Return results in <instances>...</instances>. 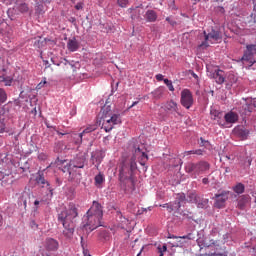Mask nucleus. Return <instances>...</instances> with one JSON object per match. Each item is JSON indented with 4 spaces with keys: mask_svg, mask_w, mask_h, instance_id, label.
<instances>
[{
    "mask_svg": "<svg viewBox=\"0 0 256 256\" xmlns=\"http://www.w3.org/2000/svg\"><path fill=\"white\" fill-rule=\"evenodd\" d=\"M79 216L77 206L70 203L67 209L58 213V223L64 228L62 234L65 239H71L75 235V219Z\"/></svg>",
    "mask_w": 256,
    "mask_h": 256,
    "instance_id": "obj_1",
    "label": "nucleus"
},
{
    "mask_svg": "<svg viewBox=\"0 0 256 256\" xmlns=\"http://www.w3.org/2000/svg\"><path fill=\"white\" fill-rule=\"evenodd\" d=\"M140 155V165H144L149 161V156L145 152H141V148L137 147L135 150V155L131 158L125 159L119 170V177L121 180L132 179L133 172L137 171V156Z\"/></svg>",
    "mask_w": 256,
    "mask_h": 256,
    "instance_id": "obj_2",
    "label": "nucleus"
},
{
    "mask_svg": "<svg viewBox=\"0 0 256 256\" xmlns=\"http://www.w3.org/2000/svg\"><path fill=\"white\" fill-rule=\"evenodd\" d=\"M102 129L109 133V131H113V127L115 125H121V115L113 113L111 110V106L105 105L102 109Z\"/></svg>",
    "mask_w": 256,
    "mask_h": 256,
    "instance_id": "obj_3",
    "label": "nucleus"
},
{
    "mask_svg": "<svg viewBox=\"0 0 256 256\" xmlns=\"http://www.w3.org/2000/svg\"><path fill=\"white\" fill-rule=\"evenodd\" d=\"M223 36L219 32V30L211 29L204 30L202 34L199 35V45L198 49H207L211 47V45H215V43H221Z\"/></svg>",
    "mask_w": 256,
    "mask_h": 256,
    "instance_id": "obj_4",
    "label": "nucleus"
},
{
    "mask_svg": "<svg viewBox=\"0 0 256 256\" xmlns=\"http://www.w3.org/2000/svg\"><path fill=\"white\" fill-rule=\"evenodd\" d=\"M85 161H87L85 154H78L70 162H68L67 160H64V161L58 160L57 165H63L62 166L63 173H69V175H71V169L72 168L83 169V167H85Z\"/></svg>",
    "mask_w": 256,
    "mask_h": 256,
    "instance_id": "obj_5",
    "label": "nucleus"
},
{
    "mask_svg": "<svg viewBox=\"0 0 256 256\" xmlns=\"http://www.w3.org/2000/svg\"><path fill=\"white\" fill-rule=\"evenodd\" d=\"M211 165L207 161H199L197 163H190L186 166L187 173H194V175H203L209 171Z\"/></svg>",
    "mask_w": 256,
    "mask_h": 256,
    "instance_id": "obj_6",
    "label": "nucleus"
},
{
    "mask_svg": "<svg viewBox=\"0 0 256 256\" xmlns=\"http://www.w3.org/2000/svg\"><path fill=\"white\" fill-rule=\"evenodd\" d=\"M101 219L103 218H100L99 216H93L92 214H87L84 228L90 232L95 231L97 227H101Z\"/></svg>",
    "mask_w": 256,
    "mask_h": 256,
    "instance_id": "obj_7",
    "label": "nucleus"
},
{
    "mask_svg": "<svg viewBox=\"0 0 256 256\" xmlns=\"http://www.w3.org/2000/svg\"><path fill=\"white\" fill-rule=\"evenodd\" d=\"M255 54H256V44H250L246 46L244 55L241 58V61H247L251 65H255Z\"/></svg>",
    "mask_w": 256,
    "mask_h": 256,
    "instance_id": "obj_8",
    "label": "nucleus"
},
{
    "mask_svg": "<svg viewBox=\"0 0 256 256\" xmlns=\"http://www.w3.org/2000/svg\"><path fill=\"white\" fill-rule=\"evenodd\" d=\"M180 103L185 109L193 107V93H191V90L184 89L181 91Z\"/></svg>",
    "mask_w": 256,
    "mask_h": 256,
    "instance_id": "obj_9",
    "label": "nucleus"
},
{
    "mask_svg": "<svg viewBox=\"0 0 256 256\" xmlns=\"http://www.w3.org/2000/svg\"><path fill=\"white\" fill-rule=\"evenodd\" d=\"M51 63H53V65H57L58 67L62 66V71L63 73H69V71H73V73H75V71H77V66H75V64H73V62H69V60L64 59L63 61H61L60 63H58L55 60V57H51L50 59Z\"/></svg>",
    "mask_w": 256,
    "mask_h": 256,
    "instance_id": "obj_10",
    "label": "nucleus"
},
{
    "mask_svg": "<svg viewBox=\"0 0 256 256\" xmlns=\"http://www.w3.org/2000/svg\"><path fill=\"white\" fill-rule=\"evenodd\" d=\"M227 199H229V191H221L220 193L215 194V207H217V209H223Z\"/></svg>",
    "mask_w": 256,
    "mask_h": 256,
    "instance_id": "obj_11",
    "label": "nucleus"
},
{
    "mask_svg": "<svg viewBox=\"0 0 256 256\" xmlns=\"http://www.w3.org/2000/svg\"><path fill=\"white\" fill-rule=\"evenodd\" d=\"M87 215H93L103 219V206L99 202L94 201L90 209L87 211Z\"/></svg>",
    "mask_w": 256,
    "mask_h": 256,
    "instance_id": "obj_12",
    "label": "nucleus"
},
{
    "mask_svg": "<svg viewBox=\"0 0 256 256\" xmlns=\"http://www.w3.org/2000/svg\"><path fill=\"white\" fill-rule=\"evenodd\" d=\"M233 135L241 139V141H245L249 137V129L245 128V126H236L233 129Z\"/></svg>",
    "mask_w": 256,
    "mask_h": 256,
    "instance_id": "obj_13",
    "label": "nucleus"
},
{
    "mask_svg": "<svg viewBox=\"0 0 256 256\" xmlns=\"http://www.w3.org/2000/svg\"><path fill=\"white\" fill-rule=\"evenodd\" d=\"M44 247L46 251L55 252L59 249V241L55 238H46L44 241Z\"/></svg>",
    "mask_w": 256,
    "mask_h": 256,
    "instance_id": "obj_14",
    "label": "nucleus"
},
{
    "mask_svg": "<svg viewBox=\"0 0 256 256\" xmlns=\"http://www.w3.org/2000/svg\"><path fill=\"white\" fill-rule=\"evenodd\" d=\"M91 161L92 165H95V167L98 169L99 165H101V162L103 161V154L99 151H95L91 155Z\"/></svg>",
    "mask_w": 256,
    "mask_h": 256,
    "instance_id": "obj_15",
    "label": "nucleus"
},
{
    "mask_svg": "<svg viewBox=\"0 0 256 256\" xmlns=\"http://www.w3.org/2000/svg\"><path fill=\"white\" fill-rule=\"evenodd\" d=\"M224 119L226 123H237V121H239V114H237V112L230 111L224 115Z\"/></svg>",
    "mask_w": 256,
    "mask_h": 256,
    "instance_id": "obj_16",
    "label": "nucleus"
},
{
    "mask_svg": "<svg viewBox=\"0 0 256 256\" xmlns=\"http://www.w3.org/2000/svg\"><path fill=\"white\" fill-rule=\"evenodd\" d=\"M213 77L218 85H223V83H225V72H223V70H215Z\"/></svg>",
    "mask_w": 256,
    "mask_h": 256,
    "instance_id": "obj_17",
    "label": "nucleus"
},
{
    "mask_svg": "<svg viewBox=\"0 0 256 256\" xmlns=\"http://www.w3.org/2000/svg\"><path fill=\"white\" fill-rule=\"evenodd\" d=\"M182 203H187V196H185V193H178L176 195L175 208L181 209Z\"/></svg>",
    "mask_w": 256,
    "mask_h": 256,
    "instance_id": "obj_18",
    "label": "nucleus"
},
{
    "mask_svg": "<svg viewBox=\"0 0 256 256\" xmlns=\"http://www.w3.org/2000/svg\"><path fill=\"white\" fill-rule=\"evenodd\" d=\"M144 17L148 23H155V21H157V12L154 10H148L146 11Z\"/></svg>",
    "mask_w": 256,
    "mask_h": 256,
    "instance_id": "obj_19",
    "label": "nucleus"
},
{
    "mask_svg": "<svg viewBox=\"0 0 256 256\" xmlns=\"http://www.w3.org/2000/svg\"><path fill=\"white\" fill-rule=\"evenodd\" d=\"M67 49L70 50L72 53H75V51L79 49V42H77V39H69L67 43Z\"/></svg>",
    "mask_w": 256,
    "mask_h": 256,
    "instance_id": "obj_20",
    "label": "nucleus"
},
{
    "mask_svg": "<svg viewBox=\"0 0 256 256\" xmlns=\"http://www.w3.org/2000/svg\"><path fill=\"white\" fill-rule=\"evenodd\" d=\"M165 108L167 109V111H170V113H179V107L173 100L168 101L165 105Z\"/></svg>",
    "mask_w": 256,
    "mask_h": 256,
    "instance_id": "obj_21",
    "label": "nucleus"
},
{
    "mask_svg": "<svg viewBox=\"0 0 256 256\" xmlns=\"http://www.w3.org/2000/svg\"><path fill=\"white\" fill-rule=\"evenodd\" d=\"M37 185H40L41 187H49V182L45 180V176L43 175V172L38 173V177L36 178Z\"/></svg>",
    "mask_w": 256,
    "mask_h": 256,
    "instance_id": "obj_22",
    "label": "nucleus"
},
{
    "mask_svg": "<svg viewBox=\"0 0 256 256\" xmlns=\"http://www.w3.org/2000/svg\"><path fill=\"white\" fill-rule=\"evenodd\" d=\"M197 192H188L186 203H197Z\"/></svg>",
    "mask_w": 256,
    "mask_h": 256,
    "instance_id": "obj_23",
    "label": "nucleus"
},
{
    "mask_svg": "<svg viewBox=\"0 0 256 256\" xmlns=\"http://www.w3.org/2000/svg\"><path fill=\"white\" fill-rule=\"evenodd\" d=\"M205 153V150L203 149H196V150H189L184 152V156L188 157V155H203Z\"/></svg>",
    "mask_w": 256,
    "mask_h": 256,
    "instance_id": "obj_24",
    "label": "nucleus"
},
{
    "mask_svg": "<svg viewBox=\"0 0 256 256\" xmlns=\"http://www.w3.org/2000/svg\"><path fill=\"white\" fill-rule=\"evenodd\" d=\"M94 181L96 187H101V185H103V182L105 181V176H103L102 173H99L98 175L95 176Z\"/></svg>",
    "mask_w": 256,
    "mask_h": 256,
    "instance_id": "obj_25",
    "label": "nucleus"
},
{
    "mask_svg": "<svg viewBox=\"0 0 256 256\" xmlns=\"http://www.w3.org/2000/svg\"><path fill=\"white\" fill-rule=\"evenodd\" d=\"M249 202V198L242 196L239 200H238V209H245V206L247 205V203Z\"/></svg>",
    "mask_w": 256,
    "mask_h": 256,
    "instance_id": "obj_26",
    "label": "nucleus"
},
{
    "mask_svg": "<svg viewBox=\"0 0 256 256\" xmlns=\"http://www.w3.org/2000/svg\"><path fill=\"white\" fill-rule=\"evenodd\" d=\"M255 108H256V106H255V103H253V102H251L249 104H245L243 106V109H244L246 114L247 113H253V111H255Z\"/></svg>",
    "mask_w": 256,
    "mask_h": 256,
    "instance_id": "obj_27",
    "label": "nucleus"
},
{
    "mask_svg": "<svg viewBox=\"0 0 256 256\" xmlns=\"http://www.w3.org/2000/svg\"><path fill=\"white\" fill-rule=\"evenodd\" d=\"M233 191L234 193L241 195V193H245V185L238 183L236 186H234Z\"/></svg>",
    "mask_w": 256,
    "mask_h": 256,
    "instance_id": "obj_28",
    "label": "nucleus"
},
{
    "mask_svg": "<svg viewBox=\"0 0 256 256\" xmlns=\"http://www.w3.org/2000/svg\"><path fill=\"white\" fill-rule=\"evenodd\" d=\"M70 137H71V139H74V140H75V143H83V137H84V135H83L82 132L79 133V134L73 133V134L70 135Z\"/></svg>",
    "mask_w": 256,
    "mask_h": 256,
    "instance_id": "obj_29",
    "label": "nucleus"
},
{
    "mask_svg": "<svg viewBox=\"0 0 256 256\" xmlns=\"http://www.w3.org/2000/svg\"><path fill=\"white\" fill-rule=\"evenodd\" d=\"M163 93H165V88L159 87L153 92V95L156 99H160L163 96Z\"/></svg>",
    "mask_w": 256,
    "mask_h": 256,
    "instance_id": "obj_30",
    "label": "nucleus"
},
{
    "mask_svg": "<svg viewBox=\"0 0 256 256\" xmlns=\"http://www.w3.org/2000/svg\"><path fill=\"white\" fill-rule=\"evenodd\" d=\"M96 129H97L96 125L88 126L86 129L82 131V135H84L85 137L86 135H89V133H93V131H95Z\"/></svg>",
    "mask_w": 256,
    "mask_h": 256,
    "instance_id": "obj_31",
    "label": "nucleus"
},
{
    "mask_svg": "<svg viewBox=\"0 0 256 256\" xmlns=\"http://www.w3.org/2000/svg\"><path fill=\"white\" fill-rule=\"evenodd\" d=\"M7 101V92L3 88H0V105Z\"/></svg>",
    "mask_w": 256,
    "mask_h": 256,
    "instance_id": "obj_32",
    "label": "nucleus"
},
{
    "mask_svg": "<svg viewBox=\"0 0 256 256\" xmlns=\"http://www.w3.org/2000/svg\"><path fill=\"white\" fill-rule=\"evenodd\" d=\"M221 114H223V112L212 109L210 111V115H211V119H213V121H215V119H217V117H221Z\"/></svg>",
    "mask_w": 256,
    "mask_h": 256,
    "instance_id": "obj_33",
    "label": "nucleus"
},
{
    "mask_svg": "<svg viewBox=\"0 0 256 256\" xmlns=\"http://www.w3.org/2000/svg\"><path fill=\"white\" fill-rule=\"evenodd\" d=\"M159 256H163L164 253H167V244L158 245L157 247Z\"/></svg>",
    "mask_w": 256,
    "mask_h": 256,
    "instance_id": "obj_34",
    "label": "nucleus"
},
{
    "mask_svg": "<svg viewBox=\"0 0 256 256\" xmlns=\"http://www.w3.org/2000/svg\"><path fill=\"white\" fill-rule=\"evenodd\" d=\"M4 85L5 87H11L12 83H13V77L11 76H4Z\"/></svg>",
    "mask_w": 256,
    "mask_h": 256,
    "instance_id": "obj_35",
    "label": "nucleus"
},
{
    "mask_svg": "<svg viewBox=\"0 0 256 256\" xmlns=\"http://www.w3.org/2000/svg\"><path fill=\"white\" fill-rule=\"evenodd\" d=\"M228 85H233L237 83V77L234 74H229L227 77Z\"/></svg>",
    "mask_w": 256,
    "mask_h": 256,
    "instance_id": "obj_36",
    "label": "nucleus"
},
{
    "mask_svg": "<svg viewBox=\"0 0 256 256\" xmlns=\"http://www.w3.org/2000/svg\"><path fill=\"white\" fill-rule=\"evenodd\" d=\"M18 10L20 11V13H27V11H29V6L27 5V3H22L19 5Z\"/></svg>",
    "mask_w": 256,
    "mask_h": 256,
    "instance_id": "obj_37",
    "label": "nucleus"
},
{
    "mask_svg": "<svg viewBox=\"0 0 256 256\" xmlns=\"http://www.w3.org/2000/svg\"><path fill=\"white\" fill-rule=\"evenodd\" d=\"M165 85L168 87L169 91H175V87L173 86V82L169 79H164Z\"/></svg>",
    "mask_w": 256,
    "mask_h": 256,
    "instance_id": "obj_38",
    "label": "nucleus"
},
{
    "mask_svg": "<svg viewBox=\"0 0 256 256\" xmlns=\"http://www.w3.org/2000/svg\"><path fill=\"white\" fill-rule=\"evenodd\" d=\"M223 119H225V116H223V113H222L220 114V117L215 118L214 121H217L220 127H225V122L223 121Z\"/></svg>",
    "mask_w": 256,
    "mask_h": 256,
    "instance_id": "obj_39",
    "label": "nucleus"
},
{
    "mask_svg": "<svg viewBox=\"0 0 256 256\" xmlns=\"http://www.w3.org/2000/svg\"><path fill=\"white\" fill-rule=\"evenodd\" d=\"M119 7L125 8L129 4V0H117Z\"/></svg>",
    "mask_w": 256,
    "mask_h": 256,
    "instance_id": "obj_40",
    "label": "nucleus"
},
{
    "mask_svg": "<svg viewBox=\"0 0 256 256\" xmlns=\"http://www.w3.org/2000/svg\"><path fill=\"white\" fill-rule=\"evenodd\" d=\"M81 245H82V248H83V255L84 256H91V254L89 253V250L85 249V246L83 244V237H81Z\"/></svg>",
    "mask_w": 256,
    "mask_h": 256,
    "instance_id": "obj_41",
    "label": "nucleus"
},
{
    "mask_svg": "<svg viewBox=\"0 0 256 256\" xmlns=\"http://www.w3.org/2000/svg\"><path fill=\"white\" fill-rule=\"evenodd\" d=\"M200 147H207V145H209V141L203 139V137L200 138V142H199Z\"/></svg>",
    "mask_w": 256,
    "mask_h": 256,
    "instance_id": "obj_42",
    "label": "nucleus"
},
{
    "mask_svg": "<svg viewBox=\"0 0 256 256\" xmlns=\"http://www.w3.org/2000/svg\"><path fill=\"white\" fill-rule=\"evenodd\" d=\"M5 129H6L5 122L0 121V133H8L9 132Z\"/></svg>",
    "mask_w": 256,
    "mask_h": 256,
    "instance_id": "obj_43",
    "label": "nucleus"
},
{
    "mask_svg": "<svg viewBox=\"0 0 256 256\" xmlns=\"http://www.w3.org/2000/svg\"><path fill=\"white\" fill-rule=\"evenodd\" d=\"M166 21H167L170 25H172V27H175V25H177V22H176L175 20L171 19V17H167V18H166Z\"/></svg>",
    "mask_w": 256,
    "mask_h": 256,
    "instance_id": "obj_44",
    "label": "nucleus"
},
{
    "mask_svg": "<svg viewBox=\"0 0 256 256\" xmlns=\"http://www.w3.org/2000/svg\"><path fill=\"white\" fill-rule=\"evenodd\" d=\"M2 3H5L6 5H13L15 0H1Z\"/></svg>",
    "mask_w": 256,
    "mask_h": 256,
    "instance_id": "obj_45",
    "label": "nucleus"
},
{
    "mask_svg": "<svg viewBox=\"0 0 256 256\" xmlns=\"http://www.w3.org/2000/svg\"><path fill=\"white\" fill-rule=\"evenodd\" d=\"M163 77H164L163 74H157L156 75V80L157 81H165V79H163Z\"/></svg>",
    "mask_w": 256,
    "mask_h": 256,
    "instance_id": "obj_46",
    "label": "nucleus"
},
{
    "mask_svg": "<svg viewBox=\"0 0 256 256\" xmlns=\"http://www.w3.org/2000/svg\"><path fill=\"white\" fill-rule=\"evenodd\" d=\"M180 239H193V234L189 233L188 235L180 237Z\"/></svg>",
    "mask_w": 256,
    "mask_h": 256,
    "instance_id": "obj_47",
    "label": "nucleus"
},
{
    "mask_svg": "<svg viewBox=\"0 0 256 256\" xmlns=\"http://www.w3.org/2000/svg\"><path fill=\"white\" fill-rule=\"evenodd\" d=\"M47 83V81H42L37 85V89H42V87Z\"/></svg>",
    "mask_w": 256,
    "mask_h": 256,
    "instance_id": "obj_48",
    "label": "nucleus"
},
{
    "mask_svg": "<svg viewBox=\"0 0 256 256\" xmlns=\"http://www.w3.org/2000/svg\"><path fill=\"white\" fill-rule=\"evenodd\" d=\"M43 63L45 65V69H49V67H51V64H49V60H43Z\"/></svg>",
    "mask_w": 256,
    "mask_h": 256,
    "instance_id": "obj_49",
    "label": "nucleus"
},
{
    "mask_svg": "<svg viewBox=\"0 0 256 256\" xmlns=\"http://www.w3.org/2000/svg\"><path fill=\"white\" fill-rule=\"evenodd\" d=\"M202 183L203 185H209V178H203Z\"/></svg>",
    "mask_w": 256,
    "mask_h": 256,
    "instance_id": "obj_50",
    "label": "nucleus"
},
{
    "mask_svg": "<svg viewBox=\"0 0 256 256\" xmlns=\"http://www.w3.org/2000/svg\"><path fill=\"white\" fill-rule=\"evenodd\" d=\"M57 135H69V132L56 131Z\"/></svg>",
    "mask_w": 256,
    "mask_h": 256,
    "instance_id": "obj_51",
    "label": "nucleus"
},
{
    "mask_svg": "<svg viewBox=\"0 0 256 256\" xmlns=\"http://www.w3.org/2000/svg\"><path fill=\"white\" fill-rule=\"evenodd\" d=\"M167 238L168 239H177V236L168 234Z\"/></svg>",
    "mask_w": 256,
    "mask_h": 256,
    "instance_id": "obj_52",
    "label": "nucleus"
},
{
    "mask_svg": "<svg viewBox=\"0 0 256 256\" xmlns=\"http://www.w3.org/2000/svg\"><path fill=\"white\" fill-rule=\"evenodd\" d=\"M167 209H168L169 213H171V211H173V205L168 204Z\"/></svg>",
    "mask_w": 256,
    "mask_h": 256,
    "instance_id": "obj_53",
    "label": "nucleus"
},
{
    "mask_svg": "<svg viewBox=\"0 0 256 256\" xmlns=\"http://www.w3.org/2000/svg\"><path fill=\"white\" fill-rule=\"evenodd\" d=\"M139 101L133 102L132 105L129 107V109H133V107H135V105H138Z\"/></svg>",
    "mask_w": 256,
    "mask_h": 256,
    "instance_id": "obj_54",
    "label": "nucleus"
},
{
    "mask_svg": "<svg viewBox=\"0 0 256 256\" xmlns=\"http://www.w3.org/2000/svg\"><path fill=\"white\" fill-rule=\"evenodd\" d=\"M0 227H3V216L0 215Z\"/></svg>",
    "mask_w": 256,
    "mask_h": 256,
    "instance_id": "obj_55",
    "label": "nucleus"
},
{
    "mask_svg": "<svg viewBox=\"0 0 256 256\" xmlns=\"http://www.w3.org/2000/svg\"><path fill=\"white\" fill-rule=\"evenodd\" d=\"M75 8L79 11V9H82L83 7L81 6V4H77Z\"/></svg>",
    "mask_w": 256,
    "mask_h": 256,
    "instance_id": "obj_56",
    "label": "nucleus"
},
{
    "mask_svg": "<svg viewBox=\"0 0 256 256\" xmlns=\"http://www.w3.org/2000/svg\"><path fill=\"white\" fill-rule=\"evenodd\" d=\"M5 81V76H0V83H3Z\"/></svg>",
    "mask_w": 256,
    "mask_h": 256,
    "instance_id": "obj_57",
    "label": "nucleus"
},
{
    "mask_svg": "<svg viewBox=\"0 0 256 256\" xmlns=\"http://www.w3.org/2000/svg\"><path fill=\"white\" fill-rule=\"evenodd\" d=\"M56 183L58 185V187L61 185V180H59V178L56 179Z\"/></svg>",
    "mask_w": 256,
    "mask_h": 256,
    "instance_id": "obj_58",
    "label": "nucleus"
},
{
    "mask_svg": "<svg viewBox=\"0 0 256 256\" xmlns=\"http://www.w3.org/2000/svg\"><path fill=\"white\" fill-rule=\"evenodd\" d=\"M42 256H51L49 253H42Z\"/></svg>",
    "mask_w": 256,
    "mask_h": 256,
    "instance_id": "obj_59",
    "label": "nucleus"
},
{
    "mask_svg": "<svg viewBox=\"0 0 256 256\" xmlns=\"http://www.w3.org/2000/svg\"><path fill=\"white\" fill-rule=\"evenodd\" d=\"M34 205L35 206L39 205V200H35Z\"/></svg>",
    "mask_w": 256,
    "mask_h": 256,
    "instance_id": "obj_60",
    "label": "nucleus"
},
{
    "mask_svg": "<svg viewBox=\"0 0 256 256\" xmlns=\"http://www.w3.org/2000/svg\"><path fill=\"white\" fill-rule=\"evenodd\" d=\"M229 171H230L229 167H226L225 172L229 173Z\"/></svg>",
    "mask_w": 256,
    "mask_h": 256,
    "instance_id": "obj_61",
    "label": "nucleus"
},
{
    "mask_svg": "<svg viewBox=\"0 0 256 256\" xmlns=\"http://www.w3.org/2000/svg\"><path fill=\"white\" fill-rule=\"evenodd\" d=\"M3 179V172H0V181Z\"/></svg>",
    "mask_w": 256,
    "mask_h": 256,
    "instance_id": "obj_62",
    "label": "nucleus"
},
{
    "mask_svg": "<svg viewBox=\"0 0 256 256\" xmlns=\"http://www.w3.org/2000/svg\"><path fill=\"white\" fill-rule=\"evenodd\" d=\"M117 215H118V217H122L121 212H118Z\"/></svg>",
    "mask_w": 256,
    "mask_h": 256,
    "instance_id": "obj_63",
    "label": "nucleus"
},
{
    "mask_svg": "<svg viewBox=\"0 0 256 256\" xmlns=\"http://www.w3.org/2000/svg\"><path fill=\"white\" fill-rule=\"evenodd\" d=\"M214 256H225V255H223V254H216V255H214Z\"/></svg>",
    "mask_w": 256,
    "mask_h": 256,
    "instance_id": "obj_64",
    "label": "nucleus"
}]
</instances>
